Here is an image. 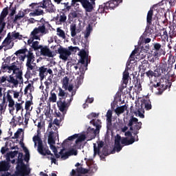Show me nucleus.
Listing matches in <instances>:
<instances>
[{"label":"nucleus","instance_id":"nucleus-30","mask_svg":"<svg viewBox=\"0 0 176 176\" xmlns=\"http://www.w3.org/2000/svg\"><path fill=\"white\" fill-rule=\"evenodd\" d=\"M11 43H12V36L10 35V33H8L7 37L3 41L2 45L5 47H6L7 46H9V45H10Z\"/></svg>","mask_w":176,"mask_h":176},{"label":"nucleus","instance_id":"nucleus-35","mask_svg":"<svg viewBox=\"0 0 176 176\" xmlns=\"http://www.w3.org/2000/svg\"><path fill=\"white\" fill-rule=\"evenodd\" d=\"M122 145H120V143H114V148L111 151V154L115 153L116 152H120L122 151Z\"/></svg>","mask_w":176,"mask_h":176},{"label":"nucleus","instance_id":"nucleus-31","mask_svg":"<svg viewBox=\"0 0 176 176\" xmlns=\"http://www.w3.org/2000/svg\"><path fill=\"white\" fill-rule=\"evenodd\" d=\"M30 100H28L25 102V109L26 110V112H28V111H30V108L31 107V106L32 105V94H30Z\"/></svg>","mask_w":176,"mask_h":176},{"label":"nucleus","instance_id":"nucleus-9","mask_svg":"<svg viewBox=\"0 0 176 176\" xmlns=\"http://www.w3.org/2000/svg\"><path fill=\"white\" fill-rule=\"evenodd\" d=\"M76 94V91H73L71 96H69V100H67V102L65 100H63V98H59V100L57 102V106L60 112H65V111H68V108H69V105L72 101H74V96Z\"/></svg>","mask_w":176,"mask_h":176},{"label":"nucleus","instance_id":"nucleus-37","mask_svg":"<svg viewBox=\"0 0 176 176\" xmlns=\"http://www.w3.org/2000/svg\"><path fill=\"white\" fill-rule=\"evenodd\" d=\"M49 101L50 102H57V95L53 91H51L50 92Z\"/></svg>","mask_w":176,"mask_h":176},{"label":"nucleus","instance_id":"nucleus-57","mask_svg":"<svg viewBox=\"0 0 176 176\" xmlns=\"http://www.w3.org/2000/svg\"><path fill=\"white\" fill-rule=\"evenodd\" d=\"M7 154L11 157V159H13V157L19 155V151H11Z\"/></svg>","mask_w":176,"mask_h":176},{"label":"nucleus","instance_id":"nucleus-42","mask_svg":"<svg viewBox=\"0 0 176 176\" xmlns=\"http://www.w3.org/2000/svg\"><path fill=\"white\" fill-rule=\"evenodd\" d=\"M58 20L60 24H63V23H65V21H67V16L64 12H62L60 13Z\"/></svg>","mask_w":176,"mask_h":176},{"label":"nucleus","instance_id":"nucleus-54","mask_svg":"<svg viewBox=\"0 0 176 176\" xmlns=\"http://www.w3.org/2000/svg\"><path fill=\"white\" fill-rule=\"evenodd\" d=\"M100 115V113H91L90 114H89L87 118V119H92L94 120H96V119H93L94 118H98V116Z\"/></svg>","mask_w":176,"mask_h":176},{"label":"nucleus","instance_id":"nucleus-13","mask_svg":"<svg viewBox=\"0 0 176 176\" xmlns=\"http://www.w3.org/2000/svg\"><path fill=\"white\" fill-rule=\"evenodd\" d=\"M151 53L155 58H159L160 56H164L166 54V50L160 43H153Z\"/></svg>","mask_w":176,"mask_h":176},{"label":"nucleus","instance_id":"nucleus-63","mask_svg":"<svg viewBox=\"0 0 176 176\" xmlns=\"http://www.w3.org/2000/svg\"><path fill=\"white\" fill-rule=\"evenodd\" d=\"M121 141H122V137H120L119 135H117V136L115 139V143L114 144H120Z\"/></svg>","mask_w":176,"mask_h":176},{"label":"nucleus","instance_id":"nucleus-25","mask_svg":"<svg viewBox=\"0 0 176 176\" xmlns=\"http://www.w3.org/2000/svg\"><path fill=\"white\" fill-rule=\"evenodd\" d=\"M129 78H130V74L129 72H124L122 76V87L126 89L127 87V84L129 83Z\"/></svg>","mask_w":176,"mask_h":176},{"label":"nucleus","instance_id":"nucleus-5","mask_svg":"<svg viewBox=\"0 0 176 176\" xmlns=\"http://www.w3.org/2000/svg\"><path fill=\"white\" fill-rule=\"evenodd\" d=\"M90 124L96 127V129L91 128V126L87 128V136L89 138V141L94 140V138L97 137V135L100 134V130H101V127H102L101 125V120H91Z\"/></svg>","mask_w":176,"mask_h":176},{"label":"nucleus","instance_id":"nucleus-51","mask_svg":"<svg viewBox=\"0 0 176 176\" xmlns=\"http://www.w3.org/2000/svg\"><path fill=\"white\" fill-rule=\"evenodd\" d=\"M32 47L34 50H39L41 48V45H39L38 41H34L32 43Z\"/></svg>","mask_w":176,"mask_h":176},{"label":"nucleus","instance_id":"nucleus-24","mask_svg":"<svg viewBox=\"0 0 176 176\" xmlns=\"http://www.w3.org/2000/svg\"><path fill=\"white\" fill-rule=\"evenodd\" d=\"M149 68V63H148V60H143L142 64L139 65L140 72H141L142 75H145V71Z\"/></svg>","mask_w":176,"mask_h":176},{"label":"nucleus","instance_id":"nucleus-7","mask_svg":"<svg viewBox=\"0 0 176 176\" xmlns=\"http://www.w3.org/2000/svg\"><path fill=\"white\" fill-rule=\"evenodd\" d=\"M119 3H120L119 0H110L107 3L100 5L98 9V12L108 13V10H109V9L110 10H112V9L118 8V6H119Z\"/></svg>","mask_w":176,"mask_h":176},{"label":"nucleus","instance_id":"nucleus-27","mask_svg":"<svg viewBox=\"0 0 176 176\" xmlns=\"http://www.w3.org/2000/svg\"><path fill=\"white\" fill-rule=\"evenodd\" d=\"M101 148H104V142L102 141L98 143V147L94 146V155H101Z\"/></svg>","mask_w":176,"mask_h":176},{"label":"nucleus","instance_id":"nucleus-64","mask_svg":"<svg viewBox=\"0 0 176 176\" xmlns=\"http://www.w3.org/2000/svg\"><path fill=\"white\" fill-rule=\"evenodd\" d=\"M19 38V32H12L11 39H17Z\"/></svg>","mask_w":176,"mask_h":176},{"label":"nucleus","instance_id":"nucleus-8","mask_svg":"<svg viewBox=\"0 0 176 176\" xmlns=\"http://www.w3.org/2000/svg\"><path fill=\"white\" fill-rule=\"evenodd\" d=\"M33 142H34L35 146H36V142H38L37 151L40 155L42 156H46V154L50 153V150H49V146L47 144L43 145L42 139L38 135H34L33 137Z\"/></svg>","mask_w":176,"mask_h":176},{"label":"nucleus","instance_id":"nucleus-52","mask_svg":"<svg viewBox=\"0 0 176 176\" xmlns=\"http://www.w3.org/2000/svg\"><path fill=\"white\" fill-rule=\"evenodd\" d=\"M161 31H163V34H162V39H163L164 41L166 39H168V33H167V30L163 28L162 30H161Z\"/></svg>","mask_w":176,"mask_h":176},{"label":"nucleus","instance_id":"nucleus-61","mask_svg":"<svg viewBox=\"0 0 176 176\" xmlns=\"http://www.w3.org/2000/svg\"><path fill=\"white\" fill-rule=\"evenodd\" d=\"M69 156H72V155H74V156H76L78 155V151L76 149H72L69 151Z\"/></svg>","mask_w":176,"mask_h":176},{"label":"nucleus","instance_id":"nucleus-55","mask_svg":"<svg viewBox=\"0 0 176 176\" xmlns=\"http://www.w3.org/2000/svg\"><path fill=\"white\" fill-rule=\"evenodd\" d=\"M50 155V157H47V159L51 160L52 163H54V164H56V158H54V155H53V153H52V152L50 151V153L46 154V155Z\"/></svg>","mask_w":176,"mask_h":176},{"label":"nucleus","instance_id":"nucleus-40","mask_svg":"<svg viewBox=\"0 0 176 176\" xmlns=\"http://www.w3.org/2000/svg\"><path fill=\"white\" fill-rule=\"evenodd\" d=\"M58 90H59V92L58 94V97H62V98H67L68 96L69 97V96H71L68 94V93H65V91L61 88H59Z\"/></svg>","mask_w":176,"mask_h":176},{"label":"nucleus","instance_id":"nucleus-23","mask_svg":"<svg viewBox=\"0 0 176 176\" xmlns=\"http://www.w3.org/2000/svg\"><path fill=\"white\" fill-rule=\"evenodd\" d=\"M144 36H149L150 35H155V28L152 25L147 23L145 31L144 32Z\"/></svg>","mask_w":176,"mask_h":176},{"label":"nucleus","instance_id":"nucleus-36","mask_svg":"<svg viewBox=\"0 0 176 176\" xmlns=\"http://www.w3.org/2000/svg\"><path fill=\"white\" fill-rule=\"evenodd\" d=\"M64 151H65V149L64 148L61 149L60 151L59 152V155H60V159L65 160L68 159V157H69L70 155H69V151L64 153Z\"/></svg>","mask_w":176,"mask_h":176},{"label":"nucleus","instance_id":"nucleus-21","mask_svg":"<svg viewBox=\"0 0 176 176\" xmlns=\"http://www.w3.org/2000/svg\"><path fill=\"white\" fill-rule=\"evenodd\" d=\"M30 8H32V9H35L33 12H30L29 14V16L30 17H35L36 16H42V15H43V13H44L43 12V10H41V8H39L41 7H36V6L32 7V6H30Z\"/></svg>","mask_w":176,"mask_h":176},{"label":"nucleus","instance_id":"nucleus-50","mask_svg":"<svg viewBox=\"0 0 176 176\" xmlns=\"http://www.w3.org/2000/svg\"><path fill=\"white\" fill-rule=\"evenodd\" d=\"M76 138H78V134H74L72 136H69V138H67V139L64 140L63 144H67V142H68V141H73V140H75Z\"/></svg>","mask_w":176,"mask_h":176},{"label":"nucleus","instance_id":"nucleus-4","mask_svg":"<svg viewBox=\"0 0 176 176\" xmlns=\"http://www.w3.org/2000/svg\"><path fill=\"white\" fill-rule=\"evenodd\" d=\"M169 76H163L160 79V81L156 84L153 85V87L157 89L156 94L157 96H162L165 90L171 87L172 82L168 79Z\"/></svg>","mask_w":176,"mask_h":176},{"label":"nucleus","instance_id":"nucleus-39","mask_svg":"<svg viewBox=\"0 0 176 176\" xmlns=\"http://www.w3.org/2000/svg\"><path fill=\"white\" fill-rule=\"evenodd\" d=\"M7 101L9 102V108H13V107H14V100L12 98V96H10L9 94H7Z\"/></svg>","mask_w":176,"mask_h":176},{"label":"nucleus","instance_id":"nucleus-34","mask_svg":"<svg viewBox=\"0 0 176 176\" xmlns=\"http://www.w3.org/2000/svg\"><path fill=\"white\" fill-rule=\"evenodd\" d=\"M71 36L74 38L76 36V32H79V30H76V24H72L70 25Z\"/></svg>","mask_w":176,"mask_h":176},{"label":"nucleus","instance_id":"nucleus-11","mask_svg":"<svg viewBox=\"0 0 176 176\" xmlns=\"http://www.w3.org/2000/svg\"><path fill=\"white\" fill-rule=\"evenodd\" d=\"M77 2H80L82 8L88 12H92L93 6L96 5V0H72V6H75Z\"/></svg>","mask_w":176,"mask_h":176},{"label":"nucleus","instance_id":"nucleus-58","mask_svg":"<svg viewBox=\"0 0 176 176\" xmlns=\"http://www.w3.org/2000/svg\"><path fill=\"white\" fill-rule=\"evenodd\" d=\"M24 152H25V155L23 158V160H25V162H30V151L28 150Z\"/></svg>","mask_w":176,"mask_h":176},{"label":"nucleus","instance_id":"nucleus-19","mask_svg":"<svg viewBox=\"0 0 176 176\" xmlns=\"http://www.w3.org/2000/svg\"><path fill=\"white\" fill-rule=\"evenodd\" d=\"M31 170L25 169V168H21L20 166H16V170L14 174L11 176H27L30 175Z\"/></svg>","mask_w":176,"mask_h":176},{"label":"nucleus","instance_id":"nucleus-45","mask_svg":"<svg viewBox=\"0 0 176 176\" xmlns=\"http://www.w3.org/2000/svg\"><path fill=\"white\" fill-rule=\"evenodd\" d=\"M147 78H149V79H152V78H153V76H155V78H156V73H155V72L152 71V70H148V72H145Z\"/></svg>","mask_w":176,"mask_h":176},{"label":"nucleus","instance_id":"nucleus-12","mask_svg":"<svg viewBox=\"0 0 176 176\" xmlns=\"http://www.w3.org/2000/svg\"><path fill=\"white\" fill-rule=\"evenodd\" d=\"M30 6H32V8L36 6V8H43V9H47L49 13H54V10H56L54 6L52 3V1L50 0H44L42 3H32L30 5Z\"/></svg>","mask_w":176,"mask_h":176},{"label":"nucleus","instance_id":"nucleus-53","mask_svg":"<svg viewBox=\"0 0 176 176\" xmlns=\"http://www.w3.org/2000/svg\"><path fill=\"white\" fill-rule=\"evenodd\" d=\"M86 140V135H80L76 140V144L78 145V142H82V141H85Z\"/></svg>","mask_w":176,"mask_h":176},{"label":"nucleus","instance_id":"nucleus-14","mask_svg":"<svg viewBox=\"0 0 176 176\" xmlns=\"http://www.w3.org/2000/svg\"><path fill=\"white\" fill-rule=\"evenodd\" d=\"M26 58L27 73L25 76V78H27V74H28V72L30 74V71H32V69H34V66L32 65V64H34V61H35V56L34 55V53H32V51H28V54H26Z\"/></svg>","mask_w":176,"mask_h":176},{"label":"nucleus","instance_id":"nucleus-28","mask_svg":"<svg viewBox=\"0 0 176 176\" xmlns=\"http://www.w3.org/2000/svg\"><path fill=\"white\" fill-rule=\"evenodd\" d=\"M10 164L6 161H3L0 163V171H9Z\"/></svg>","mask_w":176,"mask_h":176},{"label":"nucleus","instance_id":"nucleus-48","mask_svg":"<svg viewBox=\"0 0 176 176\" xmlns=\"http://www.w3.org/2000/svg\"><path fill=\"white\" fill-rule=\"evenodd\" d=\"M48 144L50 146L54 145V144H56L54 138H53V133L50 134L48 136Z\"/></svg>","mask_w":176,"mask_h":176},{"label":"nucleus","instance_id":"nucleus-43","mask_svg":"<svg viewBox=\"0 0 176 176\" xmlns=\"http://www.w3.org/2000/svg\"><path fill=\"white\" fill-rule=\"evenodd\" d=\"M169 28H170V31H169L170 38H174V36H176L175 28H174V26H169Z\"/></svg>","mask_w":176,"mask_h":176},{"label":"nucleus","instance_id":"nucleus-1","mask_svg":"<svg viewBox=\"0 0 176 176\" xmlns=\"http://www.w3.org/2000/svg\"><path fill=\"white\" fill-rule=\"evenodd\" d=\"M126 125L129 127V130L126 132H124L125 137H130V140L127 138H124L121 140V144L122 145H132L135 142V138L133 135H137L140 133V130L142 127V122H138V119L134 116H131L128 122H126Z\"/></svg>","mask_w":176,"mask_h":176},{"label":"nucleus","instance_id":"nucleus-62","mask_svg":"<svg viewBox=\"0 0 176 176\" xmlns=\"http://www.w3.org/2000/svg\"><path fill=\"white\" fill-rule=\"evenodd\" d=\"M15 108H16V112H19V111H21V109H23V107L21 106V104L16 103Z\"/></svg>","mask_w":176,"mask_h":176},{"label":"nucleus","instance_id":"nucleus-20","mask_svg":"<svg viewBox=\"0 0 176 176\" xmlns=\"http://www.w3.org/2000/svg\"><path fill=\"white\" fill-rule=\"evenodd\" d=\"M23 153H19L17 161L16 162V166H19L22 168L30 169L28 166L24 163V159H23Z\"/></svg>","mask_w":176,"mask_h":176},{"label":"nucleus","instance_id":"nucleus-17","mask_svg":"<svg viewBox=\"0 0 176 176\" xmlns=\"http://www.w3.org/2000/svg\"><path fill=\"white\" fill-rule=\"evenodd\" d=\"M58 54H59V58H60V60H63V61H67L69 56L72 54L67 48H64L62 46L58 49Z\"/></svg>","mask_w":176,"mask_h":176},{"label":"nucleus","instance_id":"nucleus-2","mask_svg":"<svg viewBox=\"0 0 176 176\" xmlns=\"http://www.w3.org/2000/svg\"><path fill=\"white\" fill-rule=\"evenodd\" d=\"M21 65L19 61L14 62L10 66H6V69H8V72L12 71L13 74L16 76V78L13 76L10 75L7 79V82L14 85V86H19V82L23 83V71L20 70Z\"/></svg>","mask_w":176,"mask_h":176},{"label":"nucleus","instance_id":"nucleus-59","mask_svg":"<svg viewBox=\"0 0 176 176\" xmlns=\"http://www.w3.org/2000/svg\"><path fill=\"white\" fill-rule=\"evenodd\" d=\"M30 120V113L28 111H26L25 114V124H28V121Z\"/></svg>","mask_w":176,"mask_h":176},{"label":"nucleus","instance_id":"nucleus-41","mask_svg":"<svg viewBox=\"0 0 176 176\" xmlns=\"http://www.w3.org/2000/svg\"><path fill=\"white\" fill-rule=\"evenodd\" d=\"M6 107H8V104H6V99H5V97L3 98V101L0 104V111L1 112H5L6 110Z\"/></svg>","mask_w":176,"mask_h":176},{"label":"nucleus","instance_id":"nucleus-15","mask_svg":"<svg viewBox=\"0 0 176 176\" xmlns=\"http://www.w3.org/2000/svg\"><path fill=\"white\" fill-rule=\"evenodd\" d=\"M173 64H174V62H169L167 65V63L162 62L160 65V71H161L162 74V76H170L168 75L170 71H171V68H173Z\"/></svg>","mask_w":176,"mask_h":176},{"label":"nucleus","instance_id":"nucleus-10","mask_svg":"<svg viewBox=\"0 0 176 176\" xmlns=\"http://www.w3.org/2000/svg\"><path fill=\"white\" fill-rule=\"evenodd\" d=\"M80 57L78 63H80L82 65L79 68L80 73L81 75H85L86 69H87V65H89V54L85 50L80 52Z\"/></svg>","mask_w":176,"mask_h":176},{"label":"nucleus","instance_id":"nucleus-47","mask_svg":"<svg viewBox=\"0 0 176 176\" xmlns=\"http://www.w3.org/2000/svg\"><path fill=\"white\" fill-rule=\"evenodd\" d=\"M8 13H9V12L8 10V7L3 8L2 12H1V14H0V18L5 19L6 16H8Z\"/></svg>","mask_w":176,"mask_h":176},{"label":"nucleus","instance_id":"nucleus-18","mask_svg":"<svg viewBox=\"0 0 176 176\" xmlns=\"http://www.w3.org/2000/svg\"><path fill=\"white\" fill-rule=\"evenodd\" d=\"M40 56H43L44 57L53 58L54 54L53 52L50 50V48L47 45H40Z\"/></svg>","mask_w":176,"mask_h":176},{"label":"nucleus","instance_id":"nucleus-22","mask_svg":"<svg viewBox=\"0 0 176 176\" xmlns=\"http://www.w3.org/2000/svg\"><path fill=\"white\" fill-rule=\"evenodd\" d=\"M107 130H112V110H108L107 115Z\"/></svg>","mask_w":176,"mask_h":176},{"label":"nucleus","instance_id":"nucleus-38","mask_svg":"<svg viewBox=\"0 0 176 176\" xmlns=\"http://www.w3.org/2000/svg\"><path fill=\"white\" fill-rule=\"evenodd\" d=\"M56 35H58V36H60V38H62L63 39H65V32L61 30V28H58L56 29Z\"/></svg>","mask_w":176,"mask_h":176},{"label":"nucleus","instance_id":"nucleus-33","mask_svg":"<svg viewBox=\"0 0 176 176\" xmlns=\"http://www.w3.org/2000/svg\"><path fill=\"white\" fill-rule=\"evenodd\" d=\"M152 19H153V10L151 9L147 13V24L152 25Z\"/></svg>","mask_w":176,"mask_h":176},{"label":"nucleus","instance_id":"nucleus-56","mask_svg":"<svg viewBox=\"0 0 176 176\" xmlns=\"http://www.w3.org/2000/svg\"><path fill=\"white\" fill-rule=\"evenodd\" d=\"M43 124H45V122L42 118H39V122H38L37 127L38 130H42L43 127Z\"/></svg>","mask_w":176,"mask_h":176},{"label":"nucleus","instance_id":"nucleus-26","mask_svg":"<svg viewBox=\"0 0 176 176\" xmlns=\"http://www.w3.org/2000/svg\"><path fill=\"white\" fill-rule=\"evenodd\" d=\"M76 19H79V12H78V11L72 10L68 15L69 21H74L76 20Z\"/></svg>","mask_w":176,"mask_h":176},{"label":"nucleus","instance_id":"nucleus-60","mask_svg":"<svg viewBox=\"0 0 176 176\" xmlns=\"http://www.w3.org/2000/svg\"><path fill=\"white\" fill-rule=\"evenodd\" d=\"M79 50V47H73V46H69L68 47L67 50H69V52H76V50Z\"/></svg>","mask_w":176,"mask_h":176},{"label":"nucleus","instance_id":"nucleus-49","mask_svg":"<svg viewBox=\"0 0 176 176\" xmlns=\"http://www.w3.org/2000/svg\"><path fill=\"white\" fill-rule=\"evenodd\" d=\"M5 20L3 18L0 17V34L3 31V28H5L6 25V23L3 21Z\"/></svg>","mask_w":176,"mask_h":176},{"label":"nucleus","instance_id":"nucleus-16","mask_svg":"<svg viewBox=\"0 0 176 176\" xmlns=\"http://www.w3.org/2000/svg\"><path fill=\"white\" fill-rule=\"evenodd\" d=\"M38 71V76L40 77L41 80H43L46 76H47V74H50V75H53V70L52 69L46 67V66H41L38 67L37 69Z\"/></svg>","mask_w":176,"mask_h":176},{"label":"nucleus","instance_id":"nucleus-32","mask_svg":"<svg viewBox=\"0 0 176 176\" xmlns=\"http://www.w3.org/2000/svg\"><path fill=\"white\" fill-rule=\"evenodd\" d=\"M124 111H127V107L126 104L118 107L116 109V113L119 116L124 112Z\"/></svg>","mask_w":176,"mask_h":176},{"label":"nucleus","instance_id":"nucleus-3","mask_svg":"<svg viewBox=\"0 0 176 176\" xmlns=\"http://www.w3.org/2000/svg\"><path fill=\"white\" fill-rule=\"evenodd\" d=\"M134 107L133 106L131 107V112H133L135 116H139L141 119H144L145 118V109L146 111H150L152 109V104L151 100H141L140 103H138L135 106V109L133 111V109Z\"/></svg>","mask_w":176,"mask_h":176},{"label":"nucleus","instance_id":"nucleus-29","mask_svg":"<svg viewBox=\"0 0 176 176\" xmlns=\"http://www.w3.org/2000/svg\"><path fill=\"white\" fill-rule=\"evenodd\" d=\"M69 80L68 79V78L65 77V80L63 81V86H65V89L67 90V88L68 91H69V93H72V91L76 92V90H74V85H69L68 86Z\"/></svg>","mask_w":176,"mask_h":176},{"label":"nucleus","instance_id":"nucleus-6","mask_svg":"<svg viewBox=\"0 0 176 176\" xmlns=\"http://www.w3.org/2000/svg\"><path fill=\"white\" fill-rule=\"evenodd\" d=\"M41 23H38L37 28H35L33 31L30 33V35L33 36L34 39H39V36H37L38 34H42V35H46L49 30L46 29V21H43V18L40 20Z\"/></svg>","mask_w":176,"mask_h":176},{"label":"nucleus","instance_id":"nucleus-46","mask_svg":"<svg viewBox=\"0 0 176 176\" xmlns=\"http://www.w3.org/2000/svg\"><path fill=\"white\" fill-rule=\"evenodd\" d=\"M27 52H28V50L27 48L21 49V50H17L15 52V54L17 57H19V56H20L21 54H25V53H27Z\"/></svg>","mask_w":176,"mask_h":176},{"label":"nucleus","instance_id":"nucleus-44","mask_svg":"<svg viewBox=\"0 0 176 176\" xmlns=\"http://www.w3.org/2000/svg\"><path fill=\"white\" fill-rule=\"evenodd\" d=\"M103 156H109V155H111V152H109V150L108 149V146H105L103 147L102 152H100Z\"/></svg>","mask_w":176,"mask_h":176}]
</instances>
